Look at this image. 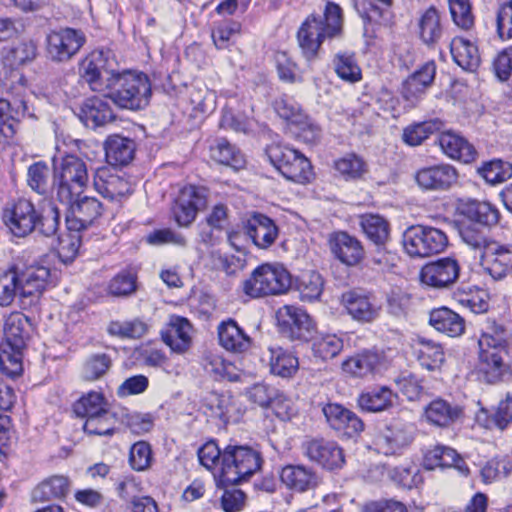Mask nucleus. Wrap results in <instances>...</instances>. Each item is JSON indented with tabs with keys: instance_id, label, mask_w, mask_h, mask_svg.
Masks as SVG:
<instances>
[{
	"instance_id": "nucleus-56",
	"label": "nucleus",
	"mask_w": 512,
	"mask_h": 512,
	"mask_svg": "<svg viewBox=\"0 0 512 512\" xmlns=\"http://www.w3.org/2000/svg\"><path fill=\"white\" fill-rule=\"evenodd\" d=\"M17 267L13 266L9 270L0 274V305L9 306L15 297L20 298Z\"/></svg>"
},
{
	"instance_id": "nucleus-27",
	"label": "nucleus",
	"mask_w": 512,
	"mask_h": 512,
	"mask_svg": "<svg viewBox=\"0 0 512 512\" xmlns=\"http://www.w3.org/2000/svg\"><path fill=\"white\" fill-rule=\"evenodd\" d=\"M437 142L446 156L465 164L474 162L478 156L474 145L455 132L441 133Z\"/></svg>"
},
{
	"instance_id": "nucleus-2",
	"label": "nucleus",
	"mask_w": 512,
	"mask_h": 512,
	"mask_svg": "<svg viewBox=\"0 0 512 512\" xmlns=\"http://www.w3.org/2000/svg\"><path fill=\"white\" fill-rule=\"evenodd\" d=\"M3 221L16 237H26L34 230L45 237H52L58 231L60 213L51 203L38 213L30 200L22 198L4 210Z\"/></svg>"
},
{
	"instance_id": "nucleus-49",
	"label": "nucleus",
	"mask_w": 512,
	"mask_h": 512,
	"mask_svg": "<svg viewBox=\"0 0 512 512\" xmlns=\"http://www.w3.org/2000/svg\"><path fill=\"white\" fill-rule=\"evenodd\" d=\"M459 235L463 243L478 252L479 256L486 251L490 243L495 242L484 228L480 229L475 223H463L459 228Z\"/></svg>"
},
{
	"instance_id": "nucleus-33",
	"label": "nucleus",
	"mask_w": 512,
	"mask_h": 512,
	"mask_svg": "<svg viewBox=\"0 0 512 512\" xmlns=\"http://www.w3.org/2000/svg\"><path fill=\"white\" fill-rule=\"evenodd\" d=\"M425 416L433 425L449 427L463 417V408L458 404L437 398L427 405Z\"/></svg>"
},
{
	"instance_id": "nucleus-28",
	"label": "nucleus",
	"mask_w": 512,
	"mask_h": 512,
	"mask_svg": "<svg viewBox=\"0 0 512 512\" xmlns=\"http://www.w3.org/2000/svg\"><path fill=\"white\" fill-rule=\"evenodd\" d=\"M79 118L86 127L96 129L112 122L115 115L104 98L94 96L83 102Z\"/></svg>"
},
{
	"instance_id": "nucleus-43",
	"label": "nucleus",
	"mask_w": 512,
	"mask_h": 512,
	"mask_svg": "<svg viewBox=\"0 0 512 512\" xmlns=\"http://www.w3.org/2000/svg\"><path fill=\"white\" fill-rule=\"evenodd\" d=\"M450 52L455 63L463 70L474 71L480 64L477 47L467 39L455 37L450 43Z\"/></svg>"
},
{
	"instance_id": "nucleus-34",
	"label": "nucleus",
	"mask_w": 512,
	"mask_h": 512,
	"mask_svg": "<svg viewBox=\"0 0 512 512\" xmlns=\"http://www.w3.org/2000/svg\"><path fill=\"white\" fill-rule=\"evenodd\" d=\"M383 356L377 351L364 350L343 362L342 368L346 373L355 377H365L380 370Z\"/></svg>"
},
{
	"instance_id": "nucleus-59",
	"label": "nucleus",
	"mask_w": 512,
	"mask_h": 512,
	"mask_svg": "<svg viewBox=\"0 0 512 512\" xmlns=\"http://www.w3.org/2000/svg\"><path fill=\"white\" fill-rule=\"evenodd\" d=\"M136 279L131 271H121L110 280L108 291L113 296H129L136 291Z\"/></svg>"
},
{
	"instance_id": "nucleus-44",
	"label": "nucleus",
	"mask_w": 512,
	"mask_h": 512,
	"mask_svg": "<svg viewBox=\"0 0 512 512\" xmlns=\"http://www.w3.org/2000/svg\"><path fill=\"white\" fill-rule=\"evenodd\" d=\"M348 313L360 322H371L378 316V308L368 296L357 292H348L343 296Z\"/></svg>"
},
{
	"instance_id": "nucleus-42",
	"label": "nucleus",
	"mask_w": 512,
	"mask_h": 512,
	"mask_svg": "<svg viewBox=\"0 0 512 512\" xmlns=\"http://www.w3.org/2000/svg\"><path fill=\"white\" fill-rule=\"evenodd\" d=\"M210 157L215 162L235 170L245 166L242 152L225 138L215 139L210 145Z\"/></svg>"
},
{
	"instance_id": "nucleus-30",
	"label": "nucleus",
	"mask_w": 512,
	"mask_h": 512,
	"mask_svg": "<svg viewBox=\"0 0 512 512\" xmlns=\"http://www.w3.org/2000/svg\"><path fill=\"white\" fill-rule=\"evenodd\" d=\"M31 323L27 316L20 312L11 313L5 320L4 335L8 348L24 349L30 338Z\"/></svg>"
},
{
	"instance_id": "nucleus-22",
	"label": "nucleus",
	"mask_w": 512,
	"mask_h": 512,
	"mask_svg": "<svg viewBox=\"0 0 512 512\" xmlns=\"http://www.w3.org/2000/svg\"><path fill=\"white\" fill-rule=\"evenodd\" d=\"M480 265L494 280L505 278L512 270V246L490 243L480 256Z\"/></svg>"
},
{
	"instance_id": "nucleus-48",
	"label": "nucleus",
	"mask_w": 512,
	"mask_h": 512,
	"mask_svg": "<svg viewBox=\"0 0 512 512\" xmlns=\"http://www.w3.org/2000/svg\"><path fill=\"white\" fill-rule=\"evenodd\" d=\"M228 207L222 203L216 204L206 216V224L209 231L204 229L201 232L202 241L206 244L213 245L217 241L214 231L221 232L228 225L229 221Z\"/></svg>"
},
{
	"instance_id": "nucleus-35",
	"label": "nucleus",
	"mask_w": 512,
	"mask_h": 512,
	"mask_svg": "<svg viewBox=\"0 0 512 512\" xmlns=\"http://www.w3.org/2000/svg\"><path fill=\"white\" fill-rule=\"evenodd\" d=\"M392 1L393 0H355L354 7L365 23V34L369 32L368 25H382L388 23Z\"/></svg>"
},
{
	"instance_id": "nucleus-1",
	"label": "nucleus",
	"mask_w": 512,
	"mask_h": 512,
	"mask_svg": "<svg viewBox=\"0 0 512 512\" xmlns=\"http://www.w3.org/2000/svg\"><path fill=\"white\" fill-rule=\"evenodd\" d=\"M509 340L507 329L495 321L488 322L482 331L478 340V374L484 382L496 384L509 374V365L505 361Z\"/></svg>"
},
{
	"instance_id": "nucleus-23",
	"label": "nucleus",
	"mask_w": 512,
	"mask_h": 512,
	"mask_svg": "<svg viewBox=\"0 0 512 512\" xmlns=\"http://www.w3.org/2000/svg\"><path fill=\"white\" fill-rule=\"evenodd\" d=\"M458 172L450 164H439L417 171L415 180L425 190L444 191L448 190L457 182Z\"/></svg>"
},
{
	"instance_id": "nucleus-38",
	"label": "nucleus",
	"mask_w": 512,
	"mask_h": 512,
	"mask_svg": "<svg viewBox=\"0 0 512 512\" xmlns=\"http://www.w3.org/2000/svg\"><path fill=\"white\" fill-rule=\"evenodd\" d=\"M462 214L476 226L491 228L498 224L500 219L499 210L489 202L471 200L462 208Z\"/></svg>"
},
{
	"instance_id": "nucleus-26",
	"label": "nucleus",
	"mask_w": 512,
	"mask_h": 512,
	"mask_svg": "<svg viewBox=\"0 0 512 512\" xmlns=\"http://www.w3.org/2000/svg\"><path fill=\"white\" fill-rule=\"evenodd\" d=\"M329 242L333 255L347 266L357 265L364 257L361 242L347 232L333 234Z\"/></svg>"
},
{
	"instance_id": "nucleus-36",
	"label": "nucleus",
	"mask_w": 512,
	"mask_h": 512,
	"mask_svg": "<svg viewBox=\"0 0 512 512\" xmlns=\"http://www.w3.org/2000/svg\"><path fill=\"white\" fill-rule=\"evenodd\" d=\"M436 65L434 62H427L419 70L410 75L403 83V97L414 103L429 87L435 77Z\"/></svg>"
},
{
	"instance_id": "nucleus-40",
	"label": "nucleus",
	"mask_w": 512,
	"mask_h": 512,
	"mask_svg": "<svg viewBox=\"0 0 512 512\" xmlns=\"http://www.w3.org/2000/svg\"><path fill=\"white\" fill-rule=\"evenodd\" d=\"M70 491L69 479L63 475H54L38 484L31 493L33 502H45L62 499Z\"/></svg>"
},
{
	"instance_id": "nucleus-19",
	"label": "nucleus",
	"mask_w": 512,
	"mask_h": 512,
	"mask_svg": "<svg viewBox=\"0 0 512 512\" xmlns=\"http://www.w3.org/2000/svg\"><path fill=\"white\" fill-rule=\"evenodd\" d=\"M28 114L26 101L18 94L11 99H0V150H4L12 141L15 133V122Z\"/></svg>"
},
{
	"instance_id": "nucleus-29",
	"label": "nucleus",
	"mask_w": 512,
	"mask_h": 512,
	"mask_svg": "<svg viewBox=\"0 0 512 512\" xmlns=\"http://www.w3.org/2000/svg\"><path fill=\"white\" fill-rule=\"evenodd\" d=\"M398 400V395L388 386H375L363 391L357 399L358 406L366 412L378 413L390 410Z\"/></svg>"
},
{
	"instance_id": "nucleus-32",
	"label": "nucleus",
	"mask_w": 512,
	"mask_h": 512,
	"mask_svg": "<svg viewBox=\"0 0 512 512\" xmlns=\"http://www.w3.org/2000/svg\"><path fill=\"white\" fill-rule=\"evenodd\" d=\"M105 156L111 166H126L134 158L136 143L121 135H112L104 144Z\"/></svg>"
},
{
	"instance_id": "nucleus-62",
	"label": "nucleus",
	"mask_w": 512,
	"mask_h": 512,
	"mask_svg": "<svg viewBox=\"0 0 512 512\" xmlns=\"http://www.w3.org/2000/svg\"><path fill=\"white\" fill-rule=\"evenodd\" d=\"M111 358L106 354L90 356L83 367V376L86 380L94 381L101 378L111 366Z\"/></svg>"
},
{
	"instance_id": "nucleus-17",
	"label": "nucleus",
	"mask_w": 512,
	"mask_h": 512,
	"mask_svg": "<svg viewBox=\"0 0 512 512\" xmlns=\"http://www.w3.org/2000/svg\"><path fill=\"white\" fill-rule=\"evenodd\" d=\"M20 302L23 307L35 305L44 292L50 270L44 266L17 267Z\"/></svg>"
},
{
	"instance_id": "nucleus-50",
	"label": "nucleus",
	"mask_w": 512,
	"mask_h": 512,
	"mask_svg": "<svg viewBox=\"0 0 512 512\" xmlns=\"http://www.w3.org/2000/svg\"><path fill=\"white\" fill-rule=\"evenodd\" d=\"M360 225L367 238L378 246L384 245L389 238V224L379 215H362Z\"/></svg>"
},
{
	"instance_id": "nucleus-5",
	"label": "nucleus",
	"mask_w": 512,
	"mask_h": 512,
	"mask_svg": "<svg viewBox=\"0 0 512 512\" xmlns=\"http://www.w3.org/2000/svg\"><path fill=\"white\" fill-rule=\"evenodd\" d=\"M89 183L87 163L77 155L67 154L55 165L53 188L59 202H70L83 194Z\"/></svg>"
},
{
	"instance_id": "nucleus-20",
	"label": "nucleus",
	"mask_w": 512,
	"mask_h": 512,
	"mask_svg": "<svg viewBox=\"0 0 512 512\" xmlns=\"http://www.w3.org/2000/svg\"><path fill=\"white\" fill-rule=\"evenodd\" d=\"M304 454L328 470L341 468L345 462L343 450L334 441L312 439L303 443Z\"/></svg>"
},
{
	"instance_id": "nucleus-15",
	"label": "nucleus",
	"mask_w": 512,
	"mask_h": 512,
	"mask_svg": "<svg viewBox=\"0 0 512 512\" xmlns=\"http://www.w3.org/2000/svg\"><path fill=\"white\" fill-rule=\"evenodd\" d=\"M208 190L203 186L187 185L180 190L173 206V215L179 226L187 227L199 210L207 205Z\"/></svg>"
},
{
	"instance_id": "nucleus-61",
	"label": "nucleus",
	"mask_w": 512,
	"mask_h": 512,
	"mask_svg": "<svg viewBox=\"0 0 512 512\" xmlns=\"http://www.w3.org/2000/svg\"><path fill=\"white\" fill-rule=\"evenodd\" d=\"M451 17L462 29H470L474 24V16L469 0H448Z\"/></svg>"
},
{
	"instance_id": "nucleus-21",
	"label": "nucleus",
	"mask_w": 512,
	"mask_h": 512,
	"mask_svg": "<svg viewBox=\"0 0 512 512\" xmlns=\"http://www.w3.org/2000/svg\"><path fill=\"white\" fill-rule=\"evenodd\" d=\"M94 189L110 201H118L133 192L132 184L109 167H100L93 177Z\"/></svg>"
},
{
	"instance_id": "nucleus-3",
	"label": "nucleus",
	"mask_w": 512,
	"mask_h": 512,
	"mask_svg": "<svg viewBox=\"0 0 512 512\" xmlns=\"http://www.w3.org/2000/svg\"><path fill=\"white\" fill-rule=\"evenodd\" d=\"M342 9L331 1L326 3L323 16L311 14L297 32L298 46L307 61L316 59L325 39L340 35L342 31Z\"/></svg>"
},
{
	"instance_id": "nucleus-11",
	"label": "nucleus",
	"mask_w": 512,
	"mask_h": 512,
	"mask_svg": "<svg viewBox=\"0 0 512 512\" xmlns=\"http://www.w3.org/2000/svg\"><path fill=\"white\" fill-rule=\"evenodd\" d=\"M115 65L116 60L110 50H94L80 61L79 77L92 91L105 92L109 76L115 74Z\"/></svg>"
},
{
	"instance_id": "nucleus-45",
	"label": "nucleus",
	"mask_w": 512,
	"mask_h": 512,
	"mask_svg": "<svg viewBox=\"0 0 512 512\" xmlns=\"http://www.w3.org/2000/svg\"><path fill=\"white\" fill-rule=\"evenodd\" d=\"M268 352L271 373L282 378L292 377L296 373L299 362L291 352L281 347H270Z\"/></svg>"
},
{
	"instance_id": "nucleus-16",
	"label": "nucleus",
	"mask_w": 512,
	"mask_h": 512,
	"mask_svg": "<svg viewBox=\"0 0 512 512\" xmlns=\"http://www.w3.org/2000/svg\"><path fill=\"white\" fill-rule=\"evenodd\" d=\"M278 327L283 336L291 340L308 341L314 332V323L301 308L284 306L277 314Z\"/></svg>"
},
{
	"instance_id": "nucleus-58",
	"label": "nucleus",
	"mask_w": 512,
	"mask_h": 512,
	"mask_svg": "<svg viewBox=\"0 0 512 512\" xmlns=\"http://www.w3.org/2000/svg\"><path fill=\"white\" fill-rule=\"evenodd\" d=\"M298 290L301 299L304 301L318 299L323 290V279L321 275L314 271L303 274L299 279Z\"/></svg>"
},
{
	"instance_id": "nucleus-12",
	"label": "nucleus",
	"mask_w": 512,
	"mask_h": 512,
	"mask_svg": "<svg viewBox=\"0 0 512 512\" xmlns=\"http://www.w3.org/2000/svg\"><path fill=\"white\" fill-rule=\"evenodd\" d=\"M415 426L402 419H393L373 440L375 451L389 456L400 453L414 440Z\"/></svg>"
},
{
	"instance_id": "nucleus-54",
	"label": "nucleus",
	"mask_w": 512,
	"mask_h": 512,
	"mask_svg": "<svg viewBox=\"0 0 512 512\" xmlns=\"http://www.w3.org/2000/svg\"><path fill=\"white\" fill-rule=\"evenodd\" d=\"M343 349V340L335 334H326L317 337L312 344L315 356L322 360L336 357Z\"/></svg>"
},
{
	"instance_id": "nucleus-9",
	"label": "nucleus",
	"mask_w": 512,
	"mask_h": 512,
	"mask_svg": "<svg viewBox=\"0 0 512 512\" xmlns=\"http://www.w3.org/2000/svg\"><path fill=\"white\" fill-rule=\"evenodd\" d=\"M291 286L289 272L282 266L263 264L243 282L246 295L257 298L285 293Z\"/></svg>"
},
{
	"instance_id": "nucleus-64",
	"label": "nucleus",
	"mask_w": 512,
	"mask_h": 512,
	"mask_svg": "<svg viewBox=\"0 0 512 512\" xmlns=\"http://www.w3.org/2000/svg\"><path fill=\"white\" fill-rule=\"evenodd\" d=\"M497 33L503 40L512 39V0L499 5L496 14Z\"/></svg>"
},
{
	"instance_id": "nucleus-55",
	"label": "nucleus",
	"mask_w": 512,
	"mask_h": 512,
	"mask_svg": "<svg viewBox=\"0 0 512 512\" xmlns=\"http://www.w3.org/2000/svg\"><path fill=\"white\" fill-rule=\"evenodd\" d=\"M478 172L486 182L494 185L512 177V164L495 159L485 163Z\"/></svg>"
},
{
	"instance_id": "nucleus-53",
	"label": "nucleus",
	"mask_w": 512,
	"mask_h": 512,
	"mask_svg": "<svg viewBox=\"0 0 512 512\" xmlns=\"http://www.w3.org/2000/svg\"><path fill=\"white\" fill-rule=\"evenodd\" d=\"M333 63L336 74L342 80L350 83L361 80V68L358 66L353 54L338 53Z\"/></svg>"
},
{
	"instance_id": "nucleus-7",
	"label": "nucleus",
	"mask_w": 512,
	"mask_h": 512,
	"mask_svg": "<svg viewBox=\"0 0 512 512\" xmlns=\"http://www.w3.org/2000/svg\"><path fill=\"white\" fill-rule=\"evenodd\" d=\"M261 462L258 451L248 446L228 445L222 453L220 481L223 484H239L258 471Z\"/></svg>"
},
{
	"instance_id": "nucleus-63",
	"label": "nucleus",
	"mask_w": 512,
	"mask_h": 512,
	"mask_svg": "<svg viewBox=\"0 0 512 512\" xmlns=\"http://www.w3.org/2000/svg\"><path fill=\"white\" fill-rule=\"evenodd\" d=\"M22 350L8 348L6 345L0 349V367L9 376H17L22 372Z\"/></svg>"
},
{
	"instance_id": "nucleus-18",
	"label": "nucleus",
	"mask_w": 512,
	"mask_h": 512,
	"mask_svg": "<svg viewBox=\"0 0 512 512\" xmlns=\"http://www.w3.org/2000/svg\"><path fill=\"white\" fill-rule=\"evenodd\" d=\"M460 265L455 258L444 257L425 264L420 271L421 282L435 289L450 288L459 278Z\"/></svg>"
},
{
	"instance_id": "nucleus-60",
	"label": "nucleus",
	"mask_w": 512,
	"mask_h": 512,
	"mask_svg": "<svg viewBox=\"0 0 512 512\" xmlns=\"http://www.w3.org/2000/svg\"><path fill=\"white\" fill-rule=\"evenodd\" d=\"M152 463V450L149 443L138 441L132 445L129 453V464L135 471H145Z\"/></svg>"
},
{
	"instance_id": "nucleus-24",
	"label": "nucleus",
	"mask_w": 512,
	"mask_h": 512,
	"mask_svg": "<svg viewBox=\"0 0 512 512\" xmlns=\"http://www.w3.org/2000/svg\"><path fill=\"white\" fill-rule=\"evenodd\" d=\"M220 346L232 354H245L253 344L252 338L234 319L222 321L217 327Z\"/></svg>"
},
{
	"instance_id": "nucleus-4",
	"label": "nucleus",
	"mask_w": 512,
	"mask_h": 512,
	"mask_svg": "<svg viewBox=\"0 0 512 512\" xmlns=\"http://www.w3.org/2000/svg\"><path fill=\"white\" fill-rule=\"evenodd\" d=\"M105 97L122 109L137 111L150 102L151 83L144 73L115 72L109 76Z\"/></svg>"
},
{
	"instance_id": "nucleus-46",
	"label": "nucleus",
	"mask_w": 512,
	"mask_h": 512,
	"mask_svg": "<svg viewBox=\"0 0 512 512\" xmlns=\"http://www.w3.org/2000/svg\"><path fill=\"white\" fill-rule=\"evenodd\" d=\"M419 37L428 46L436 44L442 37L443 29L438 10L431 6L420 17L418 22Z\"/></svg>"
},
{
	"instance_id": "nucleus-37",
	"label": "nucleus",
	"mask_w": 512,
	"mask_h": 512,
	"mask_svg": "<svg viewBox=\"0 0 512 512\" xmlns=\"http://www.w3.org/2000/svg\"><path fill=\"white\" fill-rule=\"evenodd\" d=\"M280 479L288 488L298 492L314 489L318 485L316 473L303 465H287L283 467Z\"/></svg>"
},
{
	"instance_id": "nucleus-10",
	"label": "nucleus",
	"mask_w": 512,
	"mask_h": 512,
	"mask_svg": "<svg viewBox=\"0 0 512 512\" xmlns=\"http://www.w3.org/2000/svg\"><path fill=\"white\" fill-rule=\"evenodd\" d=\"M403 247L411 257H429L441 253L448 246V237L440 229L413 225L403 234Z\"/></svg>"
},
{
	"instance_id": "nucleus-6",
	"label": "nucleus",
	"mask_w": 512,
	"mask_h": 512,
	"mask_svg": "<svg viewBox=\"0 0 512 512\" xmlns=\"http://www.w3.org/2000/svg\"><path fill=\"white\" fill-rule=\"evenodd\" d=\"M78 417L85 418L83 429L87 434L111 436L117 423L116 414L102 393L91 391L83 395L73 405Z\"/></svg>"
},
{
	"instance_id": "nucleus-57",
	"label": "nucleus",
	"mask_w": 512,
	"mask_h": 512,
	"mask_svg": "<svg viewBox=\"0 0 512 512\" xmlns=\"http://www.w3.org/2000/svg\"><path fill=\"white\" fill-rule=\"evenodd\" d=\"M107 330L110 335L121 338H140L147 332V325L139 319L112 321Z\"/></svg>"
},
{
	"instance_id": "nucleus-52",
	"label": "nucleus",
	"mask_w": 512,
	"mask_h": 512,
	"mask_svg": "<svg viewBox=\"0 0 512 512\" xmlns=\"http://www.w3.org/2000/svg\"><path fill=\"white\" fill-rule=\"evenodd\" d=\"M456 300L476 314L484 313L489 308L488 295L475 287H461L455 293Z\"/></svg>"
},
{
	"instance_id": "nucleus-14",
	"label": "nucleus",
	"mask_w": 512,
	"mask_h": 512,
	"mask_svg": "<svg viewBox=\"0 0 512 512\" xmlns=\"http://www.w3.org/2000/svg\"><path fill=\"white\" fill-rule=\"evenodd\" d=\"M86 41L80 30L64 28L51 31L46 37V51L54 62H66L75 56Z\"/></svg>"
},
{
	"instance_id": "nucleus-47",
	"label": "nucleus",
	"mask_w": 512,
	"mask_h": 512,
	"mask_svg": "<svg viewBox=\"0 0 512 512\" xmlns=\"http://www.w3.org/2000/svg\"><path fill=\"white\" fill-rule=\"evenodd\" d=\"M51 173L48 164L37 161L27 169L26 183L35 193L45 196L50 193L53 184L50 181Z\"/></svg>"
},
{
	"instance_id": "nucleus-31",
	"label": "nucleus",
	"mask_w": 512,
	"mask_h": 512,
	"mask_svg": "<svg viewBox=\"0 0 512 512\" xmlns=\"http://www.w3.org/2000/svg\"><path fill=\"white\" fill-rule=\"evenodd\" d=\"M192 326L186 318L173 316L161 335L166 345L178 353L185 352L191 345Z\"/></svg>"
},
{
	"instance_id": "nucleus-39",
	"label": "nucleus",
	"mask_w": 512,
	"mask_h": 512,
	"mask_svg": "<svg viewBox=\"0 0 512 512\" xmlns=\"http://www.w3.org/2000/svg\"><path fill=\"white\" fill-rule=\"evenodd\" d=\"M429 323L437 331L450 337L463 334L465 322L462 317L447 307H440L430 312Z\"/></svg>"
},
{
	"instance_id": "nucleus-51",
	"label": "nucleus",
	"mask_w": 512,
	"mask_h": 512,
	"mask_svg": "<svg viewBox=\"0 0 512 512\" xmlns=\"http://www.w3.org/2000/svg\"><path fill=\"white\" fill-rule=\"evenodd\" d=\"M416 354L420 365L430 371L439 369L444 362L443 348L431 340L421 339Z\"/></svg>"
},
{
	"instance_id": "nucleus-13",
	"label": "nucleus",
	"mask_w": 512,
	"mask_h": 512,
	"mask_svg": "<svg viewBox=\"0 0 512 512\" xmlns=\"http://www.w3.org/2000/svg\"><path fill=\"white\" fill-rule=\"evenodd\" d=\"M61 203L67 207V227L74 232L90 227L104 211L102 203L97 198L82 194L72 197L70 202Z\"/></svg>"
},
{
	"instance_id": "nucleus-8",
	"label": "nucleus",
	"mask_w": 512,
	"mask_h": 512,
	"mask_svg": "<svg viewBox=\"0 0 512 512\" xmlns=\"http://www.w3.org/2000/svg\"><path fill=\"white\" fill-rule=\"evenodd\" d=\"M265 152L270 163L287 180L306 184L313 179L312 165L309 159L299 151L282 144L273 143L266 148Z\"/></svg>"
},
{
	"instance_id": "nucleus-25",
	"label": "nucleus",
	"mask_w": 512,
	"mask_h": 512,
	"mask_svg": "<svg viewBox=\"0 0 512 512\" xmlns=\"http://www.w3.org/2000/svg\"><path fill=\"white\" fill-rule=\"evenodd\" d=\"M245 234L260 249H267L273 245L278 237L279 230L275 222L261 213H254L244 224Z\"/></svg>"
},
{
	"instance_id": "nucleus-41",
	"label": "nucleus",
	"mask_w": 512,
	"mask_h": 512,
	"mask_svg": "<svg viewBox=\"0 0 512 512\" xmlns=\"http://www.w3.org/2000/svg\"><path fill=\"white\" fill-rule=\"evenodd\" d=\"M336 176L354 182L362 179L368 172L367 162L356 153H347L333 161Z\"/></svg>"
}]
</instances>
